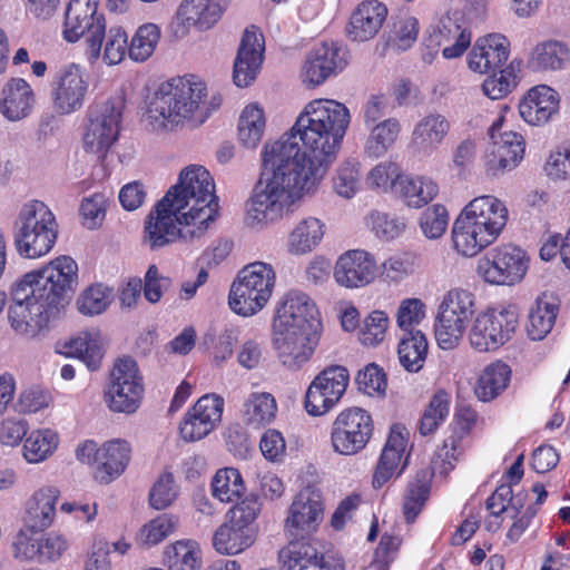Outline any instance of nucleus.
Listing matches in <instances>:
<instances>
[{
    "instance_id": "nucleus-1",
    "label": "nucleus",
    "mask_w": 570,
    "mask_h": 570,
    "mask_svg": "<svg viewBox=\"0 0 570 570\" xmlns=\"http://www.w3.org/2000/svg\"><path fill=\"white\" fill-rule=\"evenodd\" d=\"M348 124L350 111L343 104L315 99L305 106L288 132L265 148L274 155L284 153L286 164L297 165L295 169L318 186L336 158Z\"/></svg>"
},
{
    "instance_id": "nucleus-2",
    "label": "nucleus",
    "mask_w": 570,
    "mask_h": 570,
    "mask_svg": "<svg viewBox=\"0 0 570 570\" xmlns=\"http://www.w3.org/2000/svg\"><path fill=\"white\" fill-rule=\"evenodd\" d=\"M78 285V265L60 256L26 273L10 289L8 321L19 336L35 338L48 331L69 305Z\"/></svg>"
},
{
    "instance_id": "nucleus-3",
    "label": "nucleus",
    "mask_w": 570,
    "mask_h": 570,
    "mask_svg": "<svg viewBox=\"0 0 570 570\" xmlns=\"http://www.w3.org/2000/svg\"><path fill=\"white\" fill-rule=\"evenodd\" d=\"M266 148L262 153L264 171L246 202V222L252 227H266L291 212L292 205L317 186Z\"/></svg>"
},
{
    "instance_id": "nucleus-4",
    "label": "nucleus",
    "mask_w": 570,
    "mask_h": 570,
    "mask_svg": "<svg viewBox=\"0 0 570 570\" xmlns=\"http://www.w3.org/2000/svg\"><path fill=\"white\" fill-rule=\"evenodd\" d=\"M206 86L194 77L173 78L161 83L153 96L147 121L153 130L193 122L203 124L208 118V108L203 105Z\"/></svg>"
},
{
    "instance_id": "nucleus-5",
    "label": "nucleus",
    "mask_w": 570,
    "mask_h": 570,
    "mask_svg": "<svg viewBox=\"0 0 570 570\" xmlns=\"http://www.w3.org/2000/svg\"><path fill=\"white\" fill-rule=\"evenodd\" d=\"M508 222V209L499 198L484 195L473 198L453 223L452 240L458 253L476 256L493 244Z\"/></svg>"
},
{
    "instance_id": "nucleus-6",
    "label": "nucleus",
    "mask_w": 570,
    "mask_h": 570,
    "mask_svg": "<svg viewBox=\"0 0 570 570\" xmlns=\"http://www.w3.org/2000/svg\"><path fill=\"white\" fill-rule=\"evenodd\" d=\"M165 195L149 212L144 226L142 243L151 250L164 248L178 239L193 242L204 236L206 226L196 220L183 209L177 210Z\"/></svg>"
},
{
    "instance_id": "nucleus-7",
    "label": "nucleus",
    "mask_w": 570,
    "mask_h": 570,
    "mask_svg": "<svg viewBox=\"0 0 570 570\" xmlns=\"http://www.w3.org/2000/svg\"><path fill=\"white\" fill-rule=\"evenodd\" d=\"M176 209L187 212L197 224L208 228L217 214L215 183L209 171L200 165H190L179 176L178 183L166 195Z\"/></svg>"
},
{
    "instance_id": "nucleus-8",
    "label": "nucleus",
    "mask_w": 570,
    "mask_h": 570,
    "mask_svg": "<svg viewBox=\"0 0 570 570\" xmlns=\"http://www.w3.org/2000/svg\"><path fill=\"white\" fill-rule=\"evenodd\" d=\"M14 242L20 255L38 258L48 254L58 237V223L55 214L41 200L24 203L17 216Z\"/></svg>"
},
{
    "instance_id": "nucleus-9",
    "label": "nucleus",
    "mask_w": 570,
    "mask_h": 570,
    "mask_svg": "<svg viewBox=\"0 0 570 570\" xmlns=\"http://www.w3.org/2000/svg\"><path fill=\"white\" fill-rule=\"evenodd\" d=\"M276 274L272 265L254 262L244 266L233 282L228 295L230 309L244 317L262 311L275 287Z\"/></svg>"
},
{
    "instance_id": "nucleus-10",
    "label": "nucleus",
    "mask_w": 570,
    "mask_h": 570,
    "mask_svg": "<svg viewBox=\"0 0 570 570\" xmlns=\"http://www.w3.org/2000/svg\"><path fill=\"white\" fill-rule=\"evenodd\" d=\"M99 0H70L63 22V38L68 42H76L87 37L89 43L88 57L91 62L101 55L106 21L98 12Z\"/></svg>"
},
{
    "instance_id": "nucleus-11",
    "label": "nucleus",
    "mask_w": 570,
    "mask_h": 570,
    "mask_svg": "<svg viewBox=\"0 0 570 570\" xmlns=\"http://www.w3.org/2000/svg\"><path fill=\"white\" fill-rule=\"evenodd\" d=\"M475 313L474 295L465 289L449 291L440 306L435 338L442 350L456 347Z\"/></svg>"
},
{
    "instance_id": "nucleus-12",
    "label": "nucleus",
    "mask_w": 570,
    "mask_h": 570,
    "mask_svg": "<svg viewBox=\"0 0 570 570\" xmlns=\"http://www.w3.org/2000/svg\"><path fill=\"white\" fill-rule=\"evenodd\" d=\"M122 102L108 99L92 106L83 134V148L98 159H104L116 144L120 132Z\"/></svg>"
},
{
    "instance_id": "nucleus-13",
    "label": "nucleus",
    "mask_w": 570,
    "mask_h": 570,
    "mask_svg": "<svg viewBox=\"0 0 570 570\" xmlns=\"http://www.w3.org/2000/svg\"><path fill=\"white\" fill-rule=\"evenodd\" d=\"M517 325L515 307L490 308L474 320L469 335L470 344L479 352L494 351L512 337Z\"/></svg>"
},
{
    "instance_id": "nucleus-14",
    "label": "nucleus",
    "mask_w": 570,
    "mask_h": 570,
    "mask_svg": "<svg viewBox=\"0 0 570 570\" xmlns=\"http://www.w3.org/2000/svg\"><path fill=\"white\" fill-rule=\"evenodd\" d=\"M371 414L361 407H348L338 413L331 426V444L334 452L354 455L361 452L373 434Z\"/></svg>"
},
{
    "instance_id": "nucleus-15",
    "label": "nucleus",
    "mask_w": 570,
    "mask_h": 570,
    "mask_svg": "<svg viewBox=\"0 0 570 570\" xmlns=\"http://www.w3.org/2000/svg\"><path fill=\"white\" fill-rule=\"evenodd\" d=\"M322 330L314 323L306 330L273 327L272 344L281 364L289 371H298L306 364L320 344Z\"/></svg>"
},
{
    "instance_id": "nucleus-16",
    "label": "nucleus",
    "mask_w": 570,
    "mask_h": 570,
    "mask_svg": "<svg viewBox=\"0 0 570 570\" xmlns=\"http://www.w3.org/2000/svg\"><path fill=\"white\" fill-rule=\"evenodd\" d=\"M142 394V377L137 362L130 357L118 360L112 368L106 393L109 409L118 413H135L140 405Z\"/></svg>"
},
{
    "instance_id": "nucleus-17",
    "label": "nucleus",
    "mask_w": 570,
    "mask_h": 570,
    "mask_svg": "<svg viewBox=\"0 0 570 570\" xmlns=\"http://www.w3.org/2000/svg\"><path fill=\"white\" fill-rule=\"evenodd\" d=\"M502 117L489 128L490 144L484 154V167L489 176L498 177L515 168L523 159L525 142L521 134L501 131Z\"/></svg>"
},
{
    "instance_id": "nucleus-18",
    "label": "nucleus",
    "mask_w": 570,
    "mask_h": 570,
    "mask_svg": "<svg viewBox=\"0 0 570 570\" xmlns=\"http://www.w3.org/2000/svg\"><path fill=\"white\" fill-rule=\"evenodd\" d=\"M350 382L348 371L341 365L325 367L309 384L304 406L312 416L328 413L342 399Z\"/></svg>"
},
{
    "instance_id": "nucleus-19",
    "label": "nucleus",
    "mask_w": 570,
    "mask_h": 570,
    "mask_svg": "<svg viewBox=\"0 0 570 570\" xmlns=\"http://www.w3.org/2000/svg\"><path fill=\"white\" fill-rule=\"evenodd\" d=\"M89 83L85 70L76 63H67L56 72L50 87L53 111L68 116L79 111L88 92Z\"/></svg>"
},
{
    "instance_id": "nucleus-20",
    "label": "nucleus",
    "mask_w": 570,
    "mask_h": 570,
    "mask_svg": "<svg viewBox=\"0 0 570 570\" xmlns=\"http://www.w3.org/2000/svg\"><path fill=\"white\" fill-rule=\"evenodd\" d=\"M347 65V50L338 42H323L306 57L302 68V80L309 86H320L341 72Z\"/></svg>"
},
{
    "instance_id": "nucleus-21",
    "label": "nucleus",
    "mask_w": 570,
    "mask_h": 570,
    "mask_svg": "<svg viewBox=\"0 0 570 570\" xmlns=\"http://www.w3.org/2000/svg\"><path fill=\"white\" fill-rule=\"evenodd\" d=\"M324 517V502L320 490L307 487L294 498L285 528L292 535L309 534L318 528Z\"/></svg>"
},
{
    "instance_id": "nucleus-22",
    "label": "nucleus",
    "mask_w": 570,
    "mask_h": 570,
    "mask_svg": "<svg viewBox=\"0 0 570 570\" xmlns=\"http://www.w3.org/2000/svg\"><path fill=\"white\" fill-rule=\"evenodd\" d=\"M314 323L323 330L318 309L309 296L299 291H289L277 304L273 327L306 330Z\"/></svg>"
},
{
    "instance_id": "nucleus-23",
    "label": "nucleus",
    "mask_w": 570,
    "mask_h": 570,
    "mask_svg": "<svg viewBox=\"0 0 570 570\" xmlns=\"http://www.w3.org/2000/svg\"><path fill=\"white\" fill-rule=\"evenodd\" d=\"M424 43L426 48L432 49L443 47V57L454 59L462 56L469 48L471 33L462 28L458 18L448 14L429 27Z\"/></svg>"
},
{
    "instance_id": "nucleus-24",
    "label": "nucleus",
    "mask_w": 570,
    "mask_h": 570,
    "mask_svg": "<svg viewBox=\"0 0 570 570\" xmlns=\"http://www.w3.org/2000/svg\"><path fill=\"white\" fill-rule=\"evenodd\" d=\"M376 275L374 256L363 249H351L336 261L334 278L346 288H357L370 284Z\"/></svg>"
},
{
    "instance_id": "nucleus-25",
    "label": "nucleus",
    "mask_w": 570,
    "mask_h": 570,
    "mask_svg": "<svg viewBox=\"0 0 570 570\" xmlns=\"http://www.w3.org/2000/svg\"><path fill=\"white\" fill-rule=\"evenodd\" d=\"M68 548L69 542L63 534L50 531L35 538L17 540L13 543V556L19 560L49 563L60 560Z\"/></svg>"
},
{
    "instance_id": "nucleus-26",
    "label": "nucleus",
    "mask_w": 570,
    "mask_h": 570,
    "mask_svg": "<svg viewBox=\"0 0 570 570\" xmlns=\"http://www.w3.org/2000/svg\"><path fill=\"white\" fill-rule=\"evenodd\" d=\"M263 35L255 28H247L234 62L233 79L237 87H247L255 80L263 62Z\"/></svg>"
},
{
    "instance_id": "nucleus-27",
    "label": "nucleus",
    "mask_w": 570,
    "mask_h": 570,
    "mask_svg": "<svg viewBox=\"0 0 570 570\" xmlns=\"http://www.w3.org/2000/svg\"><path fill=\"white\" fill-rule=\"evenodd\" d=\"M509 45L508 39L501 33L478 38L468 57L469 68L478 73H490L503 69L509 57Z\"/></svg>"
},
{
    "instance_id": "nucleus-28",
    "label": "nucleus",
    "mask_w": 570,
    "mask_h": 570,
    "mask_svg": "<svg viewBox=\"0 0 570 570\" xmlns=\"http://www.w3.org/2000/svg\"><path fill=\"white\" fill-rule=\"evenodd\" d=\"M281 570H343L341 559L318 554L307 542H291L279 551Z\"/></svg>"
},
{
    "instance_id": "nucleus-29",
    "label": "nucleus",
    "mask_w": 570,
    "mask_h": 570,
    "mask_svg": "<svg viewBox=\"0 0 570 570\" xmlns=\"http://www.w3.org/2000/svg\"><path fill=\"white\" fill-rule=\"evenodd\" d=\"M560 97L551 87L539 85L527 91L519 102L521 118L531 126H542L559 111Z\"/></svg>"
},
{
    "instance_id": "nucleus-30",
    "label": "nucleus",
    "mask_w": 570,
    "mask_h": 570,
    "mask_svg": "<svg viewBox=\"0 0 570 570\" xmlns=\"http://www.w3.org/2000/svg\"><path fill=\"white\" fill-rule=\"evenodd\" d=\"M450 129L451 124L445 116L428 114L414 125L410 145L416 154L431 156L444 142Z\"/></svg>"
},
{
    "instance_id": "nucleus-31",
    "label": "nucleus",
    "mask_w": 570,
    "mask_h": 570,
    "mask_svg": "<svg viewBox=\"0 0 570 570\" xmlns=\"http://www.w3.org/2000/svg\"><path fill=\"white\" fill-rule=\"evenodd\" d=\"M387 17V8L377 0L363 1L350 19L348 36L354 41H367L376 36Z\"/></svg>"
},
{
    "instance_id": "nucleus-32",
    "label": "nucleus",
    "mask_w": 570,
    "mask_h": 570,
    "mask_svg": "<svg viewBox=\"0 0 570 570\" xmlns=\"http://www.w3.org/2000/svg\"><path fill=\"white\" fill-rule=\"evenodd\" d=\"M35 94L31 86L22 78H11L2 89L0 110L10 121L26 118L32 110Z\"/></svg>"
},
{
    "instance_id": "nucleus-33",
    "label": "nucleus",
    "mask_w": 570,
    "mask_h": 570,
    "mask_svg": "<svg viewBox=\"0 0 570 570\" xmlns=\"http://www.w3.org/2000/svg\"><path fill=\"white\" fill-rule=\"evenodd\" d=\"M60 492L48 485L37 490L27 502L26 524L32 531H43L55 521Z\"/></svg>"
},
{
    "instance_id": "nucleus-34",
    "label": "nucleus",
    "mask_w": 570,
    "mask_h": 570,
    "mask_svg": "<svg viewBox=\"0 0 570 570\" xmlns=\"http://www.w3.org/2000/svg\"><path fill=\"white\" fill-rule=\"evenodd\" d=\"M223 12L218 0H184L178 10V18L184 26L205 31L219 21Z\"/></svg>"
},
{
    "instance_id": "nucleus-35",
    "label": "nucleus",
    "mask_w": 570,
    "mask_h": 570,
    "mask_svg": "<svg viewBox=\"0 0 570 570\" xmlns=\"http://www.w3.org/2000/svg\"><path fill=\"white\" fill-rule=\"evenodd\" d=\"M130 460V446L125 440H111L100 448L96 478L109 483L118 478Z\"/></svg>"
},
{
    "instance_id": "nucleus-36",
    "label": "nucleus",
    "mask_w": 570,
    "mask_h": 570,
    "mask_svg": "<svg viewBox=\"0 0 570 570\" xmlns=\"http://www.w3.org/2000/svg\"><path fill=\"white\" fill-rule=\"evenodd\" d=\"M406 448V439L399 425L391 430L373 475V487H383L394 474Z\"/></svg>"
},
{
    "instance_id": "nucleus-37",
    "label": "nucleus",
    "mask_w": 570,
    "mask_h": 570,
    "mask_svg": "<svg viewBox=\"0 0 570 570\" xmlns=\"http://www.w3.org/2000/svg\"><path fill=\"white\" fill-rule=\"evenodd\" d=\"M255 538L256 528H246L229 520L216 530L213 546L220 554H237L249 548Z\"/></svg>"
},
{
    "instance_id": "nucleus-38",
    "label": "nucleus",
    "mask_w": 570,
    "mask_h": 570,
    "mask_svg": "<svg viewBox=\"0 0 570 570\" xmlns=\"http://www.w3.org/2000/svg\"><path fill=\"white\" fill-rule=\"evenodd\" d=\"M277 412L275 397L267 392H254L245 400L242 409L244 423L252 429L271 424Z\"/></svg>"
},
{
    "instance_id": "nucleus-39",
    "label": "nucleus",
    "mask_w": 570,
    "mask_h": 570,
    "mask_svg": "<svg viewBox=\"0 0 570 570\" xmlns=\"http://www.w3.org/2000/svg\"><path fill=\"white\" fill-rule=\"evenodd\" d=\"M435 181L424 176L404 175L396 181V194L409 207L421 208L429 204L438 194Z\"/></svg>"
},
{
    "instance_id": "nucleus-40",
    "label": "nucleus",
    "mask_w": 570,
    "mask_h": 570,
    "mask_svg": "<svg viewBox=\"0 0 570 570\" xmlns=\"http://www.w3.org/2000/svg\"><path fill=\"white\" fill-rule=\"evenodd\" d=\"M401 129L400 120L394 117L368 128V136L364 144L365 155L374 159L383 157L396 142Z\"/></svg>"
},
{
    "instance_id": "nucleus-41",
    "label": "nucleus",
    "mask_w": 570,
    "mask_h": 570,
    "mask_svg": "<svg viewBox=\"0 0 570 570\" xmlns=\"http://www.w3.org/2000/svg\"><path fill=\"white\" fill-rule=\"evenodd\" d=\"M559 312L553 298L546 295L539 297L530 308L528 315L527 333L532 341H541L552 330Z\"/></svg>"
},
{
    "instance_id": "nucleus-42",
    "label": "nucleus",
    "mask_w": 570,
    "mask_h": 570,
    "mask_svg": "<svg viewBox=\"0 0 570 570\" xmlns=\"http://www.w3.org/2000/svg\"><path fill=\"white\" fill-rule=\"evenodd\" d=\"M511 370L508 364L498 361L488 365L480 375L474 392L479 400L489 402L500 395L508 386Z\"/></svg>"
},
{
    "instance_id": "nucleus-43",
    "label": "nucleus",
    "mask_w": 570,
    "mask_h": 570,
    "mask_svg": "<svg viewBox=\"0 0 570 570\" xmlns=\"http://www.w3.org/2000/svg\"><path fill=\"white\" fill-rule=\"evenodd\" d=\"M428 348V340L422 331L404 333L397 350L401 365L409 372H419L424 365Z\"/></svg>"
},
{
    "instance_id": "nucleus-44",
    "label": "nucleus",
    "mask_w": 570,
    "mask_h": 570,
    "mask_svg": "<svg viewBox=\"0 0 570 570\" xmlns=\"http://www.w3.org/2000/svg\"><path fill=\"white\" fill-rule=\"evenodd\" d=\"M164 563L169 570H199L202 556L198 543L186 539L168 546L164 552Z\"/></svg>"
},
{
    "instance_id": "nucleus-45",
    "label": "nucleus",
    "mask_w": 570,
    "mask_h": 570,
    "mask_svg": "<svg viewBox=\"0 0 570 570\" xmlns=\"http://www.w3.org/2000/svg\"><path fill=\"white\" fill-rule=\"evenodd\" d=\"M266 127L264 110L257 104L244 108L238 121V139L246 148H256Z\"/></svg>"
},
{
    "instance_id": "nucleus-46",
    "label": "nucleus",
    "mask_w": 570,
    "mask_h": 570,
    "mask_svg": "<svg viewBox=\"0 0 570 570\" xmlns=\"http://www.w3.org/2000/svg\"><path fill=\"white\" fill-rule=\"evenodd\" d=\"M431 479L429 470H420L410 482L403 501V514L407 522H413L422 511L430 494Z\"/></svg>"
},
{
    "instance_id": "nucleus-47",
    "label": "nucleus",
    "mask_w": 570,
    "mask_h": 570,
    "mask_svg": "<svg viewBox=\"0 0 570 570\" xmlns=\"http://www.w3.org/2000/svg\"><path fill=\"white\" fill-rule=\"evenodd\" d=\"M324 236V225L317 218L303 219L289 235V252L296 255L306 254L320 244Z\"/></svg>"
},
{
    "instance_id": "nucleus-48",
    "label": "nucleus",
    "mask_w": 570,
    "mask_h": 570,
    "mask_svg": "<svg viewBox=\"0 0 570 570\" xmlns=\"http://www.w3.org/2000/svg\"><path fill=\"white\" fill-rule=\"evenodd\" d=\"M59 444V435L51 429L32 431L24 440L23 456L29 463H39L48 459Z\"/></svg>"
},
{
    "instance_id": "nucleus-49",
    "label": "nucleus",
    "mask_w": 570,
    "mask_h": 570,
    "mask_svg": "<svg viewBox=\"0 0 570 570\" xmlns=\"http://www.w3.org/2000/svg\"><path fill=\"white\" fill-rule=\"evenodd\" d=\"M61 353L66 356L80 360L90 371L97 370L102 358V350L99 340L91 336L89 333H83L71 338L63 345Z\"/></svg>"
},
{
    "instance_id": "nucleus-50",
    "label": "nucleus",
    "mask_w": 570,
    "mask_h": 570,
    "mask_svg": "<svg viewBox=\"0 0 570 570\" xmlns=\"http://www.w3.org/2000/svg\"><path fill=\"white\" fill-rule=\"evenodd\" d=\"M245 490L243 478L238 470L225 468L218 470L212 481V494L220 502H233Z\"/></svg>"
},
{
    "instance_id": "nucleus-51",
    "label": "nucleus",
    "mask_w": 570,
    "mask_h": 570,
    "mask_svg": "<svg viewBox=\"0 0 570 570\" xmlns=\"http://www.w3.org/2000/svg\"><path fill=\"white\" fill-rule=\"evenodd\" d=\"M160 39V29L148 22L141 24L131 38L128 56L137 62L146 61L155 51Z\"/></svg>"
},
{
    "instance_id": "nucleus-52",
    "label": "nucleus",
    "mask_w": 570,
    "mask_h": 570,
    "mask_svg": "<svg viewBox=\"0 0 570 570\" xmlns=\"http://www.w3.org/2000/svg\"><path fill=\"white\" fill-rule=\"evenodd\" d=\"M450 411V396L444 391H439L431 399L419 424L421 435L433 434L438 428L445 421Z\"/></svg>"
},
{
    "instance_id": "nucleus-53",
    "label": "nucleus",
    "mask_w": 570,
    "mask_h": 570,
    "mask_svg": "<svg viewBox=\"0 0 570 570\" xmlns=\"http://www.w3.org/2000/svg\"><path fill=\"white\" fill-rule=\"evenodd\" d=\"M567 60L568 49L558 41H547L538 45L531 57L533 67L542 70L561 69Z\"/></svg>"
},
{
    "instance_id": "nucleus-54",
    "label": "nucleus",
    "mask_w": 570,
    "mask_h": 570,
    "mask_svg": "<svg viewBox=\"0 0 570 570\" xmlns=\"http://www.w3.org/2000/svg\"><path fill=\"white\" fill-rule=\"evenodd\" d=\"M502 268L507 275L508 285L519 283L525 275L529 259L525 252L513 245H503L498 247Z\"/></svg>"
},
{
    "instance_id": "nucleus-55",
    "label": "nucleus",
    "mask_w": 570,
    "mask_h": 570,
    "mask_svg": "<svg viewBox=\"0 0 570 570\" xmlns=\"http://www.w3.org/2000/svg\"><path fill=\"white\" fill-rule=\"evenodd\" d=\"M498 71V73L497 71L490 72L491 75L482 83L483 94L493 100L505 97L518 82L512 65Z\"/></svg>"
},
{
    "instance_id": "nucleus-56",
    "label": "nucleus",
    "mask_w": 570,
    "mask_h": 570,
    "mask_svg": "<svg viewBox=\"0 0 570 570\" xmlns=\"http://www.w3.org/2000/svg\"><path fill=\"white\" fill-rule=\"evenodd\" d=\"M104 40V62L108 66L120 63L129 49L126 31L120 27L110 28L107 33L105 32Z\"/></svg>"
},
{
    "instance_id": "nucleus-57",
    "label": "nucleus",
    "mask_w": 570,
    "mask_h": 570,
    "mask_svg": "<svg viewBox=\"0 0 570 570\" xmlns=\"http://www.w3.org/2000/svg\"><path fill=\"white\" fill-rule=\"evenodd\" d=\"M177 519L164 513L147 524H145L139 533V541L145 546H155L171 534L176 528Z\"/></svg>"
},
{
    "instance_id": "nucleus-58",
    "label": "nucleus",
    "mask_w": 570,
    "mask_h": 570,
    "mask_svg": "<svg viewBox=\"0 0 570 570\" xmlns=\"http://www.w3.org/2000/svg\"><path fill=\"white\" fill-rule=\"evenodd\" d=\"M109 304L110 291L101 284L87 288L77 301L79 312L90 316L102 313Z\"/></svg>"
},
{
    "instance_id": "nucleus-59",
    "label": "nucleus",
    "mask_w": 570,
    "mask_h": 570,
    "mask_svg": "<svg viewBox=\"0 0 570 570\" xmlns=\"http://www.w3.org/2000/svg\"><path fill=\"white\" fill-rule=\"evenodd\" d=\"M448 224V210L440 204L429 207L420 217L421 230L430 239L441 237L445 233Z\"/></svg>"
},
{
    "instance_id": "nucleus-60",
    "label": "nucleus",
    "mask_w": 570,
    "mask_h": 570,
    "mask_svg": "<svg viewBox=\"0 0 570 570\" xmlns=\"http://www.w3.org/2000/svg\"><path fill=\"white\" fill-rule=\"evenodd\" d=\"M367 225L377 237L384 239H394L399 237L405 229L404 219L396 215L374 212L367 218Z\"/></svg>"
},
{
    "instance_id": "nucleus-61",
    "label": "nucleus",
    "mask_w": 570,
    "mask_h": 570,
    "mask_svg": "<svg viewBox=\"0 0 570 570\" xmlns=\"http://www.w3.org/2000/svg\"><path fill=\"white\" fill-rule=\"evenodd\" d=\"M403 174L396 163L383 161L376 165L367 175V183L375 188L396 194V181Z\"/></svg>"
},
{
    "instance_id": "nucleus-62",
    "label": "nucleus",
    "mask_w": 570,
    "mask_h": 570,
    "mask_svg": "<svg viewBox=\"0 0 570 570\" xmlns=\"http://www.w3.org/2000/svg\"><path fill=\"white\" fill-rule=\"evenodd\" d=\"M389 326L387 314L383 311H373L364 321L360 340L364 345L374 346L385 337Z\"/></svg>"
},
{
    "instance_id": "nucleus-63",
    "label": "nucleus",
    "mask_w": 570,
    "mask_h": 570,
    "mask_svg": "<svg viewBox=\"0 0 570 570\" xmlns=\"http://www.w3.org/2000/svg\"><path fill=\"white\" fill-rule=\"evenodd\" d=\"M358 390L373 396L384 394L386 389L385 373L376 364H368L355 377Z\"/></svg>"
},
{
    "instance_id": "nucleus-64",
    "label": "nucleus",
    "mask_w": 570,
    "mask_h": 570,
    "mask_svg": "<svg viewBox=\"0 0 570 570\" xmlns=\"http://www.w3.org/2000/svg\"><path fill=\"white\" fill-rule=\"evenodd\" d=\"M399 546L400 539L397 537L383 534L371 562L363 570H389Z\"/></svg>"
}]
</instances>
